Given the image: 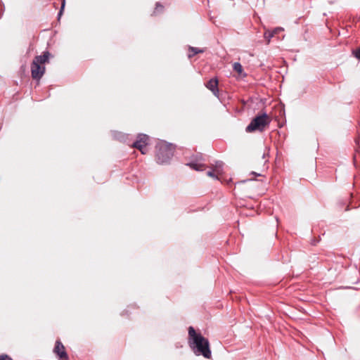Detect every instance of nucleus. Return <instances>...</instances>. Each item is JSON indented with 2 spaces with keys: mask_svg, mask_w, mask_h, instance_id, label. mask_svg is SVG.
I'll return each mask as SVG.
<instances>
[{
  "mask_svg": "<svg viewBox=\"0 0 360 360\" xmlns=\"http://www.w3.org/2000/svg\"><path fill=\"white\" fill-rule=\"evenodd\" d=\"M188 344L196 355H202L206 359L211 358L208 340L200 333H197L192 326L188 328Z\"/></svg>",
  "mask_w": 360,
  "mask_h": 360,
  "instance_id": "nucleus-1",
  "label": "nucleus"
},
{
  "mask_svg": "<svg viewBox=\"0 0 360 360\" xmlns=\"http://www.w3.org/2000/svg\"><path fill=\"white\" fill-rule=\"evenodd\" d=\"M50 53L44 51L42 55L34 57L31 64V75L34 79L39 80L45 72L44 64L49 62Z\"/></svg>",
  "mask_w": 360,
  "mask_h": 360,
  "instance_id": "nucleus-2",
  "label": "nucleus"
},
{
  "mask_svg": "<svg viewBox=\"0 0 360 360\" xmlns=\"http://www.w3.org/2000/svg\"><path fill=\"white\" fill-rule=\"evenodd\" d=\"M270 122L271 118L266 113L264 112L256 116L247 126L245 131L249 133L257 130L262 131Z\"/></svg>",
  "mask_w": 360,
  "mask_h": 360,
  "instance_id": "nucleus-3",
  "label": "nucleus"
},
{
  "mask_svg": "<svg viewBox=\"0 0 360 360\" xmlns=\"http://www.w3.org/2000/svg\"><path fill=\"white\" fill-rule=\"evenodd\" d=\"M156 158L160 164L167 163L174 155V148L167 143H161L157 146Z\"/></svg>",
  "mask_w": 360,
  "mask_h": 360,
  "instance_id": "nucleus-4",
  "label": "nucleus"
},
{
  "mask_svg": "<svg viewBox=\"0 0 360 360\" xmlns=\"http://www.w3.org/2000/svg\"><path fill=\"white\" fill-rule=\"evenodd\" d=\"M148 141V136L146 134H140L137 140L132 144V147L139 149L142 154H146L148 152L147 145Z\"/></svg>",
  "mask_w": 360,
  "mask_h": 360,
  "instance_id": "nucleus-5",
  "label": "nucleus"
},
{
  "mask_svg": "<svg viewBox=\"0 0 360 360\" xmlns=\"http://www.w3.org/2000/svg\"><path fill=\"white\" fill-rule=\"evenodd\" d=\"M53 352L59 357L60 360H68V356L65 352V347L60 340H57L56 342Z\"/></svg>",
  "mask_w": 360,
  "mask_h": 360,
  "instance_id": "nucleus-6",
  "label": "nucleus"
},
{
  "mask_svg": "<svg viewBox=\"0 0 360 360\" xmlns=\"http://www.w3.org/2000/svg\"><path fill=\"white\" fill-rule=\"evenodd\" d=\"M202 160V158L200 155L199 158L186 164V165L189 166L191 169H195L196 171H202L205 169V165L201 162Z\"/></svg>",
  "mask_w": 360,
  "mask_h": 360,
  "instance_id": "nucleus-7",
  "label": "nucleus"
},
{
  "mask_svg": "<svg viewBox=\"0 0 360 360\" xmlns=\"http://www.w3.org/2000/svg\"><path fill=\"white\" fill-rule=\"evenodd\" d=\"M206 87L210 89L214 96L217 97L219 96L218 79L217 78L210 79L206 84Z\"/></svg>",
  "mask_w": 360,
  "mask_h": 360,
  "instance_id": "nucleus-8",
  "label": "nucleus"
},
{
  "mask_svg": "<svg viewBox=\"0 0 360 360\" xmlns=\"http://www.w3.org/2000/svg\"><path fill=\"white\" fill-rule=\"evenodd\" d=\"M224 163L221 161H217L214 164H212L210 168L214 170L217 175L223 174Z\"/></svg>",
  "mask_w": 360,
  "mask_h": 360,
  "instance_id": "nucleus-9",
  "label": "nucleus"
},
{
  "mask_svg": "<svg viewBox=\"0 0 360 360\" xmlns=\"http://www.w3.org/2000/svg\"><path fill=\"white\" fill-rule=\"evenodd\" d=\"M189 51H190V53H188V58H191L197 53H203L204 50L198 49V48L190 46Z\"/></svg>",
  "mask_w": 360,
  "mask_h": 360,
  "instance_id": "nucleus-10",
  "label": "nucleus"
},
{
  "mask_svg": "<svg viewBox=\"0 0 360 360\" xmlns=\"http://www.w3.org/2000/svg\"><path fill=\"white\" fill-rule=\"evenodd\" d=\"M274 37V32L271 31L267 30L264 32V38L266 40V44H269L271 39Z\"/></svg>",
  "mask_w": 360,
  "mask_h": 360,
  "instance_id": "nucleus-11",
  "label": "nucleus"
},
{
  "mask_svg": "<svg viewBox=\"0 0 360 360\" xmlns=\"http://www.w3.org/2000/svg\"><path fill=\"white\" fill-rule=\"evenodd\" d=\"M233 70L239 74H241L243 72V67L239 63H234L233 65Z\"/></svg>",
  "mask_w": 360,
  "mask_h": 360,
  "instance_id": "nucleus-12",
  "label": "nucleus"
},
{
  "mask_svg": "<svg viewBox=\"0 0 360 360\" xmlns=\"http://www.w3.org/2000/svg\"><path fill=\"white\" fill-rule=\"evenodd\" d=\"M207 174L208 176L219 179V177H218L219 175H217V174L214 172V170L212 169V170L208 171L207 172Z\"/></svg>",
  "mask_w": 360,
  "mask_h": 360,
  "instance_id": "nucleus-13",
  "label": "nucleus"
},
{
  "mask_svg": "<svg viewBox=\"0 0 360 360\" xmlns=\"http://www.w3.org/2000/svg\"><path fill=\"white\" fill-rule=\"evenodd\" d=\"M354 54L355 56V57L358 59L360 60V49H356L354 52Z\"/></svg>",
  "mask_w": 360,
  "mask_h": 360,
  "instance_id": "nucleus-14",
  "label": "nucleus"
},
{
  "mask_svg": "<svg viewBox=\"0 0 360 360\" xmlns=\"http://www.w3.org/2000/svg\"><path fill=\"white\" fill-rule=\"evenodd\" d=\"M64 7H65V0H63V1L62 3L60 10V11L58 13V17H60L62 15V13H63V11L64 9Z\"/></svg>",
  "mask_w": 360,
  "mask_h": 360,
  "instance_id": "nucleus-15",
  "label": "nucleus"
},
{
  "mask_svg": "<svg viewBox=\"0 0 360 360\" xmlns=\"http://www.w3.org/2000/svg\"><path fill=\"white\" fill-rule=\"evenodd\" d=\"M283 29L281 27H276L275 28L273 31H271L272 32H274V34H276L278 33H279L281 31H282Z\"/></svg>",
  "mask_w": 360,
  "mask_h": 360,
  "instance_id": "nucleus-16",
  "label": "nucleus"
},
{
  "mask_svg": "<svg viewBox=\"0 0 360 360\" xmlns=\"http://www.w3.org/2000/svg\"><path fill=\"white\" fill-rule=\"evenodd\" d=\"M6 357H7V356H3V355L0 356V360H4L5 358H6Z\"/></svg>",
  "mask_w": 360,
  "mask_h": 360,
  "instance_id": "nucleus-17",
  "label": "nucleus"
},
{
  "mask_svg": "<svg viewBox=\"0 0 360 360\" xmlns=\"http://www.w3.org/2000/svg\"><path fill=\"white\" fill-rule=\"evenodd\" d=\"M159 6H160V5H159V4H157L156 9H158V8Z\"/></svg>",
  "mask_w": 360,
  "mask_h": 360,
  "instance_id": "nucleus-18",
  "label": "nucleus"
}]
</instances>
